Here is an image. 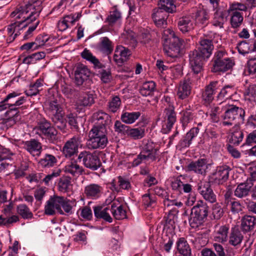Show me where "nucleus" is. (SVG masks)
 Returning <instances> with one entry per match:
<instances>
[{
  "mask_svg": "<svg viewBox=\"0 0 256 256\" xmlns=\"http://www.w3.org/2000/svg\"><path fill=\"white\" fill-rule=\"evenodd\" d=\"M42 9V0H26L24 4L17 7L11 13L10 16L16 19L23 18L32 22L39 16Z\"/></svg>",
  "mask_w": 256,
  "mask_h": 256,
  "instance_id": "obj_1",
  "label": "nucleus"
},
{
  "mask_svg": "<svg viewBox=\"0 0 256 256\" xmlns=\"http://www.w3.org/2000/svg\"><path fill=\"white\" fill-rule=\"evenodd\" d=\"M75 200H70L64 196H54L50 198L45 206L44 212L47 215L55 214V210L62 215L73 214V207L76 206Z\"/></svg>",
  "mask_w": 256,
  "mask_h": 256,
  "instance_id": "obj_2",
  "label": "nucleus"
},
{
  "mask_svg": "<svg viewBox=\"0 0 256 256\" xmlns=\"http://www.w3.org/2000/svg\"><path fill=\"white\" fill-rule=\"evenodd\" d=\"M108 143L107 130L104 126H94L89 132L86 145L89 149L104 148Z\"/></svg>",
  "mask_w": 256,
  "mask_h": 256,
  "instance_id": "obj_3",
  "label": "nucleus"
},
{
  "mask_svg": "<svg viewBox=\"0 0 256 256\" xmlns=\"http://www.w3.org/2000/svg\"><path fill=\"white\" fill-rule=\"evenodd\" d=\"M210 208L203 200H198L191 210L189 219L190 225L192 228H198L203 226L207 220Z\"/></svg>",
  "mask_w": 256,
  "mask_h": 256,
  "instance_id": "obj_4",
  "label": "nucleus"
},
{
  "mask_svg": "<svg viewBox=\"0 0 256 256\" xmlns=\"http://www.w3.org/2000/svg\"><path fill=\"white\" fill-rule=\"evenodd\" d=\"M223 109L224 112L222 117L224 126H232L237 123L238 120L244 121L245 112L242 108L233 104H226Z\"/></svg>",
  "mask_w": 256,
  "mask_h": 256,
  "instance_id": "obj_5",
  "label": "nucleus"
},
{
  "mask_svg": "<svg viewBox=\"0 0 256 256\" xmlns=\"http://www.w3.org/2000/svg\"><path fill=\"white\" fill-rule=\"evenodd\" d=\"M74 70L76 86L81 87L84 90L89 88L90 85V72L88 67L84 64L78 63L75 66Z\"/></svg>",
  "mask_w": 256,
  "mask_h": 256,
  "instance_id": "obj_6",
  "label": "nucleus"
},
{
  "mask_svg": "<svg viewBox=\"0 0 256 256\" xmlns=\"http://www.w3.org/2000/svg\"><path fill=\"white\" fill-rule=\"evenodd\" d=\"M78 160L82 162L84 166L91 170H96L102 166L100 158L96 152L84 150L78 155Z\"/></svg>",
  "mask_w": 256,
  "mask_h": 256,
  "instance_id": "obj_7",
  "label": "nucleus"
},
{
  "mask_svg": "<svg viewBox=\"0 0 256 256\" xmlns=\"http://www.w3.org/2000/svg\"><path fill=\"white\" fill-rule=\"evenodd\" d=\"M220 85L218 81H212L206 85L202 94V100L204 104L208 106L214 100V95L220 90Z\"/></svg>",
  "mask_w": 256,
  "mask_h": 256,
  "instance_id": "obj_8",
  "label": "nucleus"
},
{
  "mask_svg": "<svg viewBox=\"0 0 256 256\" xmlns=\"http://www.w3.org/2000/svg\"><path fill=\"white\" fill-rule=\"evenodd\" d=\"M168 106H166L164 112V123L162 125V130L164 134H168L170 132L176 120L174 106L170 103H168Z\"/></svg>",
  "mask_w": 256,
  "mask_h": 256,
  "instance_id": "obj_9",
  "label": "nucleus"
},
{
  "mask_svg": "<svg viewBox=\"0 0 256 256\" xmlns=\"http://www.w3.org/2000/svg\"><path fill=\"white\" fill-rule=\"evenodd\" d=\"M82 142L80 135L74 136L66 142L62 148V152L66 158H70L78 152V148Z\"/></svg>",
  "mask_w": 256,
  "mask_h": 256,
  "instance_id": "obj_10",
  "label": "nucleus"
},
{
  "mask_svg": "<svg viewBox=\"0 0 256 256\" xmlns=\"http://www.w3.org/2000/svg\"><path fill=\"white\" fill-rule=\"evenodd\" d=\"M37 128L50 142L56 141L57 131L48 120L45 119L41 120L38 124Z\"/></svg>",
  "mask_w": 256,
  "mask_h": 256,
  "instance_id": "obj_11",
  "label": "nucleus"
},
{
  "mask_svg": "<svg viewBox=\"0 0 256 256\" xmlns=\"http://www.w3.org/2000/svg\"><path fill=\"white\" fill-rule=\"evenodd\" d=\"M190 64L195 74H198L202 70L203 61L206 57L198 50L191 51L189 54Z\"/></svg>",
  "mask_w": 256,
  "mask_h": 256,
  "instance_id": "obj_12",
  "label": "nucleus"
},
{
  "mask_svg": "<svg viewBox=\"0 0 256 256\" xmlns=\"http://www.w3.org/2000/svg\"><path fill=\"white\" fill-rule=\"evenodd\" d=\"M198 190L203 198L210 203L216 201V196L211 188L210 182L206 181L200 182L198 184Z\"/></svg>",
  "mask_w": 256,
  "mask_h": 256,
  "instance_id": "obj_13",
  "label": "nucleus"
},
{
  "mask_svg": "<svg viewBox=\"0 0 256 256\" xmlns=\"http://www.w3.org/2000/svg\"><path fill=\"white\" fill-rule=\"evenodd\" d=\"M150 36L148 32L141 33L138 36L137 39L134 38V34L132 32L126 35L124 43L130 45L132 48H134L138 42L142 44H146L150 42Z\"/></svg>",
  "mask_w": 256,
  "mask_h": 256,
  "instance_id": "obj_14",
  "label": "nucleus"
},
{
  "mask_svg": "<svg viewBox=\"0 0 256 256\" xmlns=\"http://www.w3.org/2000/svg\"><path fill=\"white\" fill-rule=\"evenodd\" d=\"M183 40L180 38L178 42H166L163 43V50L164 53L171 58L178 57L180 52V48L183 43Z\"/></svg>",
  "mask_w": 256,
  "mask_h": 256,
  "instance_id": "obj_15",
  "label": "nucleus"
},
{
  "mask_svg": "<svg viewBox=\"0 0 256 256\" xmlns=\"http://www.w3.org/2000/svg\"><path fill=\"white\" fill-rule=\"evenodd\" d=\"M208 164H207L206 160L205 158H199L196 161L190 162L187 166L188 171L193 172L198 174L205 176Z\"/></svg>",
  "mask_w": 256,
  "mask_h": 256,
  "instance_id": "obj_16",
  "label": "nucleus"
},
{
  "mask_svg": "<svg viewBox=\"0 0 256 256\" xmlns=\"http://www.w3.org/2000/svg\"><path fill=\"white\" fill-rule=\"evenodd\" d=\"M230 170V168L226 165L218 166L212 174V178L214 182L218 184H223L228 180Z\"/></svg>",
  "mask_w": 256,
  "mask_h": 256,
  "instance_id": "obj_17",
  "label": "nucleus"
},
{
  "mask_svg": "<svg viewBox=\"0 0 256 256\" xmlns=\"http://www.w3.org/2000/svg\"><path fill=\"white\" fill-rule=\"evenodd\" d=\"M192 91V82L190 79L185 78L180 82L177 92L178 98L184 100L188 98Z\"/></svg>",
  "mask_w": 256,
  "mask_h": 256,
  "instance_id": "obj_18",
  "label": "nucleus"
},
{
  "mask_svg": "<svg viewBox=\"0 0 256 256\" xmlns=\"http://www.w3.org/2000/svg\"><path fill=\"white\" fill-rule=\"evenodd\" d=\"M168 12H166L158 7L153 10L152 18L153 20L158 26H166V20L168 16Z\"/></svg>",
  "mask_w": 256,
  "mask_h": 256,
  "instance_id": "obj_19",
  "label": "nucleus"
},
{
  "mask_svg": "<svg viewBox=\"0 0 256 256\" xmlns=\"http://www.w3.org/2000/svg\"><path fill=\"white\" fill-rule=\"evenodd\" d=\"M64 172L76 178L84 174V168L78 164L76 160L68 162L64 168Z\"/></svg>",
  "mask_w": 256,
  "mask_h": 256,
  "instance_id": "obj_20",
  "label": "nucleus"
},
{
  "mask_svg": "<svg viewBox=\"0 0 256 256\" xmlns=\"http://www.w3.org/2000/svg\"><path fill=\"white\" fill-rule=\"evenodd\" d=\"M102 188L100 186L92 184L85 187L84 194L88 198L96 199L102 195Z\"/></svg>",
  "mask_w": 256,
  "mask_h": 256,
  "instance_id": "obj_21",
  "label": "nucleus"
},
{
  "mask_svg": "<svg viewBox=\"0 0 256 256\" xmlns=\"http://www.w3.org/2000/svg\"><path fill=\"white\" fill-rule=\"evenodd\" d=\"M234 64V61L228 58L222 60L218 62L212 64V71L214 72H224L232 69Z\"/></svg>",
  "mask_w": 256,
  "mask_h": 256,
  "instance_id": "obj_22",
  "label": "nucleus"
},
{
  "mask_svg": "<svg viewBox=\"0 0 256 256\" xmlns=\"http://www.w3.org/2000/svg\"><path fill=\"white\" fill-rule=\"evenodd\" d=\"M20 93L12 92L8 94L4 98L8 104L9 107L18 106L22 104L26 100L24 96H20Z\"/></svg>",
  "mask_w": 256,
  "mask_h": 256,
  "instance_id": "obj_23",
  "label": "nucleus"
},
{
  "mask_svg": "<svg viewBox=\"0 0 256 256\" xmlns=\"http://www.w3.org/2000/svg\"><path fill=\"white\" fill-rule=\"evenodd\" d=\"M110 207L111 212L116 219L122 220L126 218V211L118 200H114L112 202Z\"/></svg>",
  "mask_w": 256,
  "mask_h": 256,
  "instance_id": "obj_24",
  "label": "nucleus"
},
{
  "mask_svg": "<svg viewBox=\"0 0 256 256\" xmlns=\"http://www.w3.org/2000/svg\"><path fill=\"white\" fill-rule=\"evenodd\" d=\"M200 46L198 50H200L206 58L211 56L214 50L213 42L212 40L203 38L199 42Z\"/></svg>",
  "mask_w": 256,
  "mask_h": 256,
  "instance_id": "obj_25",
  "label": "nucleus"
},
{
  "mask_svg": "<svg viewBox=\"0 0 256 256\" xmlns=\"http://www.w3.org/2000/svg\"><path fill=\"white\" fill-rule=\"evenodd\" d=\"M192 18L190 16H184L179 18L178 26L179 30L182 32H188L194 28Z\"/></svg>",
  "mask_w": 256,
  "mask_h": 256,
  "instance_id": "obj_26",
  "label": "nucleus"
},
{
  "mask_svg": "<svg viewBox=\"0 0 256 256\" xmlns=\"http://www.w3.org/2000/svg\"><path fill=\"white\" fill-rule=\"evenodd\" d=\"M24 146L28 152L34 156L36 155L39 156L42 151L41 144L35 139L26 141Z\"/></svg>",
  "mask_w": 256,
  "mask_h": 256,
  "instance_id": "obj_27",
  "label": "nucleus"
},
{
  "mask_svg": "<svg viewBox=\"0 0 256 256\" xmlns=\"http://www.w3.org/2000/svg\"><path fill=\"white\" fill-rule=\"evenodd\" d=\"M14 18L16 20L15 18ZM20 20H21L16 21L8 26L7 31L8 34H14L16 32H20V30H22L32 22L31 21L28 22L26 20H25V18H20Z\"/></svg>",
  "mask_w": 256,
  "mask_h": 256,
  "instance_id": "obj_28",
  "label": "nucleus"
},
{
  "mask_svg": "<svg viewBox=\"0 0 256 256\" xmlns=\"http://www.w3.org/2000/svg\"><path fill=\"white\" fill-rule=\"evenodd\" d=\"M252 184L246 182L238 184L234 190V196L239 198L246 197L249 194Z\"/></svg>",
  "mask_w": 256,
  "mask_h": 256,
  "instance_id": "obj_29",
  "label": "nucleus"
},
{
  "mask_svg": "<svg viewBox=\"0 0 256 256\" xmlns=\"http://www.w3.org/2000/svg\"><path fill=\"white\" fill-rule=\"evenodd\" d=\"M256 224V217L246 215L241 220L240 228L244 232H250L254 230Z\"/></svg>",
  "mask_w": 256,
  "mask_h": 256,
  "instance_id": "obj_30",
  "label": "nucleus"
},
{
  "mask_svg": "<svg viewBox=\"0 0 256 256\" xmlns=\"http://www.w3.org/2000/svg\"><path fill=\"white\" fill-rule=\"evenodd\" d=\"M92 118L94 120L98 121L94 126H104L106 127V125L110 122V117L109 115L100 110L94 113Z\"/></svg>",
  "mask_w": 256,
  "mask_h": 256,
  "instance_id": "obj_31",
  "label": "nucleus"
},
{
  "mask_svg": "<svg viewBox=\"0 0 256 256\" xmlns=\"http://www.w3.org/2000/svg\"><path fill=\"white\" fill-rule=\"evenodd\" d=\"M244 238L241 232L238 228H232L229 236L228 243L235 247L238 246Z\"/></svg>",
  "mask_w": 256,
  "mask_h": 256,
  "instance_id": "obj_32",
  "label": "nucleus"
},
{
  "mask_svg": "<svg viewBox=\"0 0 256 256\" xmlns=\"http://www.w3.org/2000/svg\"><path fill=\"white\" fill-rule=\"evenodd\" d=\"M110 208L108 207L102 208L100 206H95L94 209V214L97 218H102L106 222L110 223L112 222V218L108 212Z\"/></svg>",
  "mask_w": 256,
  "mask_h": 256,
  "instance_id": "obj_33",
  "label": "nucleus"
},
{
  "mask_svg": "<svg viewBox=\"0 0 256 256\" xmlns=\"http://www.w3.org/2000/svg\"><path fill=\"white\" fill-rule=\"evenodd\" d=\"M141 116L140 112H124L121 115L120 119L122 121L128 124H131L135 122Z\"/></svg>",
  "mask_w": 256,
  "mask_h": 256,
  "instance_id": "obj_34",
  "label": "nucleus"
},
{
  "mask_svg": "<svg viewBox=\"0 0 256 256\" xmlns=\"http://www.w3.org/2000/svg\"><path fill=\"white\" fill-rule=\"evenodd\" d=\"M158 149L155 147V144L151 142L148 141V142L144 144L142 147V152L145 154L150 155L151 157V160L154 161L158 158Z\"/></svg>",
  "mask_w": 256,
  "mask_h": 256,
  "instance_id": "obj_35",
  "label": "nucleus"
},
{
  "mask_svg": "<svg viewBox=\"0 0 256 256\" xmlns=\"http://www.w3.org/2000/svg\"><path fill=\"white\" fill-rule=\"evenodd\" d=\"M176 246L178 252L183 256H186L191 252V248L184 238H178Z\"/></svg>",
  "mask_w": 256,
  "mask_h": 256,
  "instance_id": "obj_36",
  "label": "nucleus"
},
{
  "mask_svg": "<svg viewBox=\"0 0 256 256\" xmlns=\"http://www.w3.org/2000/svg\"><path fill=\"white\" fill-rule=\"evenodd\" d=\"M156 90V84L153 81L144 82L140 86V93L144 96H152Z\"/></svg>",
  "mask_w": 256,
  "mask_h": 256,
  "instance_id": "obj_37",
  "label": "nucleus"
},
{
  "mask_svg": "<svg viewBox=\"0 0 256 256\" xmlns=\"http://www.w3.org/2000/svg\"><path fill=\"white\" fill-rule=\"evenodd\" d=\"M216 98L218 100H222L230 98L236 92L234 87L232 85H226L222 88H220Z\"/></svg>",
  "mask_w": 256,
  "mask_h": 256,
  "instance_id": "obj_38",
  "label": "nucleus"
},
{
  "mask_svg": "<svg viewBox=\"0 0 256 256\" xmlns=\"http://www.w3.org/2000/svg\"><path fill=\"white\" fill-rule=\"evenodd\" d=\"M228 13L230 16V24L231 27L233 28H240L244 20L242 14L240 12Z\"/></svg>",
  "mask_w": 256,
  "mask_h": 256,
  "instance_id": "obj_39",
  "label": "nucleus"
},
{
  "mask_svg": "<svg viewBox=\"0 0 256 256\" xmlns=\"http://www.w3.org/2000/svg\"><path fill=\"white\" fill-rule=\"evenodd\" d=\"M229 227L226 225L220 226L216 232L214 240L218 242H226L228 240Z\"/></svg>",
  "mask_w": 256,
  "mask_h": 256,
  "instance_id": "obj_40",
  "label": "nucleus"
},
{
  "mask_svg": "<svg viewBox=\"0 0 256 256\" xmlns=\"http://www.w3.org/2000/svg\"><path fill=\"white\" fill-rule=\"evenodd\" d=\"M209 16L205 10H200L197 12L195 16L196 24L199 26H202L207 25Z\"/></svg>",
  "mask_w": 256,
  "mask_h": 256,
  "instance_id": "obj_41",
  "label": "nucleus"
},
{
  "mask_svg": "<svg viewBox=\"0 0 256 256\" xmlns=\"http://www.w3.org/2000/svg\"><path fill=\"white\" fill-rule=\"evenodd\" d=\"M48 113L50 118L62 113V108L56 100L49 102Z\"/></svg>",
  "mask_w": 256,
  "mask_h": 256,
  "instance_id": "obj_42",
  "label": "nucleus"
},
{
  "mask_svg": "<svg viewBox=\"0 0 256 256\" xmlns=\"http://www.w3.org/2000/svg\"><path fill=\"white\" fill-rule=\"evenodd\" d=\"M57 162V159L54 156L50 154H46L40 160L39 164L42 168H50L56 165Z\"/></svg>",
  "mask_w": 256,
  "mask_h": 256,
  "instance_id": "obj_43",
  "label": "nucleus"
},
{
  "mask_svg": "<svg viewBox=\"0 0 256 256\" xmlns=\"http://www.w3.org/2000/svg\"><path fill=\"white\" fill-rule=\"evenodd\" d=\"M99 47L100 50L107 55L111 54L114 49L112 42L107 37L101 39Z\"/></svg>",
  "mask_w": 256,
  "mask_h": 256,
  "instance_id": "obj_44",
  "label": "nucleus"
},
{
  "mask_svg": "<svg viewBox=\"0 0 256 256\" xmlns=\"http://www.w3.org/2000/svg\"><path fill=\"white\" fill-rule=\"evenodd\" d=\"M174 0H159L158 7L170 13L176 12V6Z\"/></svg>",
  "mask_w": 256,
  "mask_h": 256,
  "instance_id": "obj_45",
  "label": "nucleus"
},
{
  "mask_svg": "<svg viewBox=\"0 0 256 256\" xmlns=\"http://www.w3.org/2000/svg\"><path fill=\"white\" fill-rule=\"evenodd\" d=\"M50 119L58 128L61 130H64L66 126L67 121L64 118L63 112L50 118Z\"/></svg>",
  "mask_w": 256,
  "mask_h": 256,
  "instance_id": "obj_46",
  "label": "nucleus"
},
{
  "mask_svg": "<svg viewBox=\"0 0 256 256\" xmlns=\"http://www.w3.org/2000/svg\"><path fill=\"white\" fill-rule=\"evenodd\" d=\"M81 56L83 58L91 62L96 67L98 68L104 67V66L94 56L90 50L86 48H85L81 53Z\"/></svg>",
  "mask_w": 256,
  "mask_h": 256,
  "instance_id": "obj_47",
  "label": "nucleus"
},
{
  "mask_svg": "<svg viewBox=\"0 0 256 256\" xmlns=\"http://www.w3.org/2000/svg\"><path fill=\"white\" fill-rule=\"evenodd\" d=\"M59 190L62 192H66L70 190L72 188L71 178L68 176H62L59 180Z\"/></svg>",
  "mask_w": 256,
  "mask_h": 256,
  "instance_id": "obj_48",
  "label": "nucleus"
},
{
  "mask_svg": "<svg viewBox=\"0 0 256 256\" xmlns=\"http://www.w3.org/2000/svg\"><path fill=\"white\" fill-rule=\"evenodd\" d=\"M182 118L180 120L182 122V126L185 128L188 123L192 122L194 116V112L190 108H186L181 112Z\"/></svg>",
  "mask_w": 256,
  "mask_h": 256,
  "instance_id": "obj_49",
  "label": "nucleus"
},
{
  "mask_svg": "<svg viewBox=\"0 0 256 256\" xmlns=\"http://www.w3.org/2000/svg\"><path fill=\"white\" fill-rule=\"evenodd\" d=\"M127 135L134 140H140L144 136L145 130L142 128H131L130 127L127 132Z\"/></svg>",
  "mask_w": 256,
  "mask_h": 256,
  "instance_id": "obj_50",
  "label": "nucleus"
},
{
  "mask_svg": "<svg viewBox=\"0 0 256 256\" xmlns=\"http://www.w3.org/2000/svg\"><path fill=\"white\" fill-rule=\"evenodd\" d=\"M226 22L224 14L222 12H216L214 14L213 19L212 21V24L220 28L224 27V24Z\"/></svg>",
  "mask_w": 256,
  "mask_h": 256,
  "instance_id": "obj_51",
  "label": "nucleus"
},
{
  "mask_svg": "<svg viewBox=\"0 0 256 256\" xmlns=\"http://www.w3.org/2000/svg\"><path fill=\"white\" fill-rule=\"evenodd\" d=\"M180 38L176 36L174 32L170 28H167L164 30L162 40L164 42H178Z\"/></svg>",
  "mask_w": 256,
  "mask_h": 256,
  "instance_id": "obj_52",
  "label": "nucleus"
},
{
  "mask_svg": "<svg viewBox=\"0 0 256 256\" xmlns=\"http://www.w3.org/2000/svg\"><path fill=\"white\" fill-rule=\"evenodd\" d=\"M46 54L44 52H36L24 58L22 62L30 64L34 63L37 60L44 58Z\"/></svg>",
  "mask_w": 256,
  "mask_h": 256,
  "instance_id": "obj_53",
  "label": "nucleus"
},
{
  "mask_svg": "<svg viewBox=\"0 0 256 256\" xmlns=\"http://www.w3.org/2000/svg\"><path fill=\"white\" fill-rule=\"evenodd\" d=\"M185 176L180 175L174 178L172 181L171 187L174 190L180 193L182 192V186L185 182Z\"/></svg>",
  "mask_w": 256,
  "mask_h": 256,
  "instance_id": "obj_54",
  "label": "nucleus"
},
{
  "mask_svg": "<svg viewBox=\"0 0 256 256\" xmlns=\"http://www.w3.org/2000/svg\"><path fill=\"white\" fill-rule=\"evenodd\" d=\"M17 212L24 219L32 218L33 214L25 204H20L17 206Z\"/></svg>",
  "mask_w": 256,
  "mask_h": 256,
  "instance_id": "obj_55",
  "label": "nucleus"
},
{
  "mask_svg": "<svg viewBox=\"0 0 256 256\" xmlns=\"http://www.w3.org/2000/svg\"><path fill=\"white\" fill-rule=\"evenodd\" d=\"M94 102L92 94H85L78 99L76 103L78 106H88L92 105Z\"/></svg>",
  "mask_w": 256,
  "mask_h": 256,
  "instance_id": "obj_56",
  "label": "nucleus"
},
{
  "mask_svg": "<svg viewBox=\"0 0 256 256\" xmlns=\"http://www.w3.org/2000/svg\"><path fill=\"white\" fill-rule=\"evenodd\" d=\"M244 133L240 130L236 128L230 135V142L234 145L238 146L244 138Z\"/></svg>",
  "mask_w": 256,
  "mask_h": 256,
  "instance_id": "obj_57",
  "label": "nucleus"
},
{
  "mask_svg": "<svg viewBox=\"0 0 256 256\" xmlns=\"http://www.w3.org/2000/svg\"><path fill=\"white\" fill-rule=\"evenodd\" d=\"M42 85V80L41 79L37 80L34 84L30 85V89L26 92V94L30 96L37 94Z\"/></svg>",
  "mask_w": 256,
  "mask_h": 256,
  "instance_id": "obj_58",
  "label": "nucleus"
},
{
  "mask_svg": "<svg viewBox=\"0 0 256 256\" xmlns=\"http://www.w3.org/2000/svg\"><path fill=\"white\" fill-rule=\"evenodd\" d=\"M142 203L146 208L154 206L156 204V197L150 194H144L142 196Z\"/></svg>",
  "mask_w": 256,
  "mask_h": 256,
  "instance_id": "obj_59",
  "label": "nucleus"
},
{
  "mask_svg": "<svg viewBox=\"0 0 256 256\" xmlns=\"http://www.w3.org/2000/svg\"><path fill=\"white\" fill-rule=\"evenodd\" d=\"M151 160V157L143 152H141L135 158L132 162V166L136 167L139 166L142 162H146Z\"/></svg>",
  "mask_w": 256,
  "mask_h": 256,
  "instance_id": "obj_60",
  "label": "nucleus"
},
{
  "mask_svg": "<svg viewBox=\"0 0 256 256\" xmlns=\"http://www.w3.org/2000/svg\"><path fill=\"white\" fill-rule=\"evenodd\" d=\"M121 104L120 98L116 96H114L108 103V108L109 110L113 113L116 112L120 108Z\"/></svg>",
  "mask_w": 256,
  "mask_h": 256,
  "instance_id": "obj_61",
  "label": "nucleus"
},
{
  "mask_svg": "<svg viewBox=\"0 0 256 256\" xmlns=\"http://www.w3.org/2000/svg\"><path fill=\"white\" fill-rule=\"evenodd\" d=\"M153 191L154 194L164 198V205L166 204L167 206H169L170 205V202H171L169 201L168 196L164 190L160 187L156 186L154 188Z\"/></svg>",
  "mask_w": 256,
  "mask_h": 256,
  "instance_id": "obj_62",
  "label": "nucleus"
},
{
  "mask_svg": "<svg viewBox=\"0 0 256 256\" xmlns=\"http://www.w3.org/2000/svg\"><path fill=\"white\" fill-rule=\"evenodd\" d=\"M115 52L119 54L123 62L126 61L132 54L131 51L128 48H125L122 46H118Z\"/></svg>",
  "mask_w": 256,
  "mask_h": 256,
  "instance_id": "obj_63",
  "label": "nucleus"
},
{
  "mask_svg": "<svg viewBox=\"0 0 256 256\" xmlns=\"http://www.w3.org/2000/svg\"><path fill=\"white\" fill-rule=\"evenodd\" d=\"M121 18V14L116 8L110 12V14L106 18V21L110 24H112Z\"/></svg>",
  "mask_w": 256,
  "mask_h": 256,
  "instance_id": "obj_64",
  "label": "nucleus"
}]
</instances>
